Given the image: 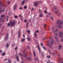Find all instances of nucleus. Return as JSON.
Instances as JSON below:
<instances>
[{"label": "nucleus", "mask_w": 63, "mask_h": 63, "mask_svg": "<svg viewBox=\"0 0 63 63\" xmlns=\"http://www.w3.org/2000/svg\"><path fill=\"white\" fill-rule=\"evenodd\" d=\"M53 43V41L52 40H50L47 41V46L48 45L49 47L51 48L52 47V46L50 45H52Z\"/></svg>", "instance_id": "1"}, {"label": "nucleus", "mask_w": 63, "mask_h": 63, "mask_svg": "<svg viewBox=\"0 0 63 63\" xmlns=\"http://www.w3.org/2000/svg\"><path fill=\"white\" fill-rule=\"evenodd\" d=\"M57 24H60V25L61 24H63V22H61V21L60 20H58L57 22Z\"/></svg>", "instance_id": "2"}, {"label": "nucleus", "mask_w": 63, "mask_h": 63, "mask_svg": "<svg viewBox=\"0 0 63 63\" xmlns=\"http://www.w3.org/2000/svg\"><path fill=\"white\" fill-rule=\"evenodd\" d=\"M63 35L62 32H61L59 34V35L61 38H62V37H63V36H62Z\"/></svg>", "instance_id": "3"}, {"label": "nucleus", "mask_w": 63, "mask_h": 63, "mask_svg": "<svg viewBox=\"0 0 63 63\" xmlns=\"http://www.w3.org/2000/svg\"><path fill=\"white\" fill-rule=\"evenodd\" d=\"M15 23H16V22H13L10 23V24L12 26H13V25H15Z\"/></svg>", "instance_id": "4"}, {"label": "nucleus", "mask_w": 63, "mask_h": 63, "mask_svg": "<svg viewBox=\"0 0 63 63\" xmlns=\"http://www.w3.org/2000/svg\"><path fill=\"white\" fill-rule=\"evenodd\" d=\"M8 36H9V34L8 33H7L6 36H7L5 38V40H7L8 39Z\"/></svg>", "instance_id": "5"}, {"label": "nucleus", "mask_w": 63, "mask_h": 63, "mask_svg": "<svg viewBox=\"0 0 63 63\" xmlns=\"http://www.w3.org/2000/svg\"><path fill=\"white\" fill-rule=\"evenodd\" d=\"M34 36L35 38H37V34H36V31H35L34 32Z\"/></svg>", "instance_id": "6"}, {"label": "nucleus", "mask_w": 63, "mask_h": 63, "mask_svg": "<svg viewBox=\"0 0 63 63\" xmlns=\"http://www.w3.org/2000/svg\"><path fill=\"white\" fill-rule=\"evenodd\" d=\"M31 57H29L28 58H26L25 59V61H26L27 60H31Z\"/></svg>", "instance_id": "7"}, {"label": "nucleus", "mask_w": 63, "mask_h": 63, "mask_svg": "<svg viewBox=\"0 0 63 63\" xmlns=\"http://www.w3.org/2000/svg\"><path fill=\"white\" fill-rule=\"evenodd\" d=\"M38 2L37 1L35 2L34 4V6H35L36 7L37 6V5L38 4Z\"/></svg>", "instance_id": "8"}, {"label": "nucleus", "mask_w": 63, "mask_h": 63, "mask_svg": "<svg viewBox=\"0 0 63 63\" xmlns=\"http://www.w3.org/2000/svg\"><path fill=\"white\" fill-rule=\"evenodd\" d=\"M16 7H17V5H16V4H15L14 7V10H16Z\"/></svg>", "instance_id": "9"}, {"label": "nucleus", "mask_w": 63, "mask_h": 63, "mask_svg": "<svg viewBox=\"0 0 63 63\" xmlns=\"http://www.w3.org/2000/svg\"><path fill=\"white\" fill-rule=\"evenodd\" d=\"M37 48H38L40 52H41V49H40V47H39V46H37Z\"/></svg>", "instance_id": "10"}, {"label": "nucleus", "mask_w": 63, "mask_h": 63, "mask_svg": "<svg viewBox=\"0 0 63 63\" xmlns=\"http://www.w3.org/2000/svg\"><path fill=\"white\" fill-rule=\"evenodd\" d=\"M43 14H41L39 15V17H43Z\"/></svg>", "instance_id": "11"}, {"label": "nucleus", "mask_w": 63, "mask_h": 63, "mask_svg": "<svg viewBox=\"0 0 63 63\" xmlns=\"http://www.w3.org/2000/svg\"><path fill=\"white\" fill-rule=\"evenodd\" d=\"M58 30V29H56V30L53 31V33H56V32H57V31Z\"/></svg>", "instance_id": "12"}, {"label": "nucleus", "mask_w": 63, "mask_h": 63, "mask_svg": "<svg viewBox=\"0 0 63 63\" xmlns=\"http://www.w3.org/2000/svg\"><path fill=\"white\" fill-rule=\"evenodd\" d=\"M24 3H25V1L24 0H23L22 3V5H23L24 4Z\"/></svg>", "instance_id": "13"}, {"label": "nucleus", "mask_w": 63, "mask_h": 63, "mask_svg": "<svg viewBox=\"0 0 63 63\" xmlns=\"http://www.w3.org/2000/svg\"><path fill=\"white\" fill-rule=\"evenodd\" d=\"M33 53L34 55V56H36V53L34 51H33Z\"/></svg>", "instance_id": "14"}, {"label": "nucleus", "mask_w": 63, "mask_h": 63, "mask_svg": "<svg viewBox=\"0 0 63 63\" xmlns=\"http://www.w3.org/2000/svg\"><path fill=\"white\" fill-rule=\"evenodd\" d=\"M4 11H5V9H3V10H1L0 11V13H1V12H3Z\"/></svg>", "instance_id": "15"}, {"label": "nucleus", "mask_w": 63, "mask_h": 63, "mask_svg": "<svg viewBox=\"0 0 63 63\" xmlns=\"http://www.w3.org/2000/svg\"><path fill=\"white\" fill-rule=\"evenodd\" d=\"M61 61H62V59H60V63H63V61H62L61 62Z\"/></svg>", "instance_id": "16"}, {"label": "nucleus", "mask_w": 63, "mask_h": 63, "mask_svg": "<svg viewBox=\"0 0 63 63\" xmlns=\"http://www.w3.org/2000/svg\"><path fill=\"white\" fill-rule=\"evenodd\" d=\"M20 33H21L20 32H19V33L18 34V37H20Z\"/></svg>", "instance_id": "17"}, {"label": "nucleus", "mask_w": 63, "mask_h": 63, "mask_svg": "<svg viewBox=\"0 0 63 63\" xmlns=\"http://www.w3.org/2000/svg\"><path fill=\"white\" fill-rule=\"evenodd\" d=\"M58 26L59 28H61V27H62V26Z\"/></svg>", "instance_id": "18"}, {"label": "nucleus", "mask_w": 63, "mask_h": 63, "mask_svg": "<svg viewBox=\"0 0 63 63\" xmlns=\"http://www.w3.org/2000/svg\"><path fill=\"white\" fill-rule=\"evenodd\" d=\"M3 21V20H2V19L1 18H0V22H2Z\"/></svg>", "instance_id": "19"}, {"label": "nucleus", "mask_w": 63, "mask_h": 63, "mask_svg": "<svg viewBox=\"0 0 63 63\" xmlns=\"http://www.w3.org/2000/svg\"><path fill=\"white\" fill-rule=\"evenodd\" d=\"M54 37L55 38V39H56V40H58V38H57V37H55L54 36Z\"/></svg>", "instance_id": "20"}, {"label": "nucleus", "mask_w": 63, "mask_h": 63, "mask_svg": "<svg viewBox=\"0 0 63 63\" xmlns=\"http://www.w3.org/2000/svg\"><path fill=\"white\" fill-rule=\"evenodd\" d=\"M44 28H46L47 27V25H46V24H45L44 25Z\"/></svg>", "instance_id": "21"}, {"label": "nucleus", "mask_w": 63, "mask_h": 63, "mask_svg": "<svg viewBox=\"0 0 63 63\" xmlns=\"http://www.w3.org/2000/svg\"><path fill=\"white\" fill-rule=\"evenodd\" d=\"M37 60L38 61V62H39V60H38V57H37V59H36V58H35L34 59V60Z\"/></svg>", "instance_id": "22"}, {"label": "nucleus", "mask_w": 63, "mask_h": 63, "mask_svg": "<svg viewBox=\"0 0 63 63\" xmlns=\"http://www.w3.org/2000/svg\"><path fill=\"white\" fill-rule=\"evenodd\" d=\"M43 48H44V50H46V47H45V46L43 47Z\"/></svg>", "instance_id": "23"}, {"label": "nucleus", "mask_w": 63, "mask_h": 63, "mask_svg": "<svg viewBox=\"0 0 63 63\" xmlns=\"http://www.w3.org/2000/svg\"><path fill=\"white\" fill-rule=\"evenodd\" d=\"M4 16H5V15H2L1 16V17H4Z\"/></svg>", "instance_id": "24"}, {"label": "nucleus", "mask_w": 63, "mask_h": 63, "mask_svg": "<svg viewBox=\"0 0 63 63\" xmlns=\"http://www.w3.org/2000/svg\"><path fill=\"white\" fill-rule=\"evenodd\" d=\"M24 56L25 57H27V55H26V54H24Z\"/></svg>", "instance_id": "25"}, {"label": "nucleus", "mask_w": 63, "mask_h": 63, "mask_svg": "<svg viewBox=\"0 0 63 63\" xmlns=\"http://www.w3.org/2000/svg\"><path fill=\"white\" fill-rule=\"evenodd\" d=\"M14 17H15V18H17V16H14Z\"/></svg>", "instance_id": "26"}, {"label": "nucleus", "mask_w": 63, "mask_h": 63, "mask_svg": "<svg viewBox=\"0 0 63 63\" xmlns=\"http://www.w3.org/2000/svg\"><path fill=\"white\" fill-rule=\"evenodd\" d=\"M51 20H53V18L52 17H51Z\"/></svg>", "instance_id": "27"}, {"label": "nucleus", "mask_w": 63, "mask_h": 63, "mask_svg": "<svg viewBox=\"0 0 63 63\" xmlns=\"http://www.w3.org/2000/svg\"><path fill=\"white\" fill-rule=\"evenodd\" d=\"M17 61H19V60L18 59V57H17Z\"/></svg>", "instance_id": "28"}, {"label": "nucleus", "mask_w": 63, "mask_h": 63, "mask_svg": "<svg viewBox=\"0 0 63 63\" xmlns=\"http://www.w3.org/2000/svg\"><path fill=\"white\" fill-rule=\"evenodd\" d=\"M48 39V38H44L43 39V40H47Z\"/></svg>", "instance_id": "29"}, {"label": "nucleus", "mask_w": 63, "mask_h": 63, "mask_svg": "<svg viewBox=\"0 0 63 63\" xmlns=\"http://www.w3.org/2000/svg\"><path fill=\"white\" fill-rule=\"evenodd\" d=\"M24 8L25 9H27V7H26V6H24Z\"/></svg>", "instance_id": "30"}, {"label": "nucleus", "mask_w": 63, "mask_h": 63, "mask_svg": "<svg viewBox=\"0 0 63 63\" xmlns=\"http://www.w3.org/2000/svg\"><path fill=\"white\" fill-rule=\"evenodd\" d=\"M54 27H52V30H54Z\"/></svg>", "instance_id": "31"}, {"label": "nucleus", "mask_w": 63, "mask_h": 63, "mask_svg": "<svg viewBox=\"0 0 63 63\" xmlns=\"http://www.w3.org/2000/svg\"><path fill=\"white\" fill-rule=\"evenodd\" d=\"M10 24H10V23H8V25H7L8 26H9Z\"/></svg>", "instance_id": "32"}, {"label": "nucleus", "mask_w": 63, "mask_h": 63, "mask_svg": "<svg viewBox=\"0 0 63 63\" xmlns=\"http://www.w3.org/2000/svg\"><path fill=\"white\" fill-rule=\"evenodd\" d=\"M2 54V56H4V55H5V54L4 53H3Z\"/></svg>", "instance_id": "33"}, {"label": "nucleus", "mask_w": 63, "mask_h": 63, "mask_svg": "<svg viewBox=\"0 0 63 63\" xmlns=\"http://www.w3.org/2000/svg\"><path fill=\"white\" fill-rule=\"evenodd\" d=\"M24 21L26 23L27 22V20H24Z\"/></svg>", "instance_id": "34"}, {"label": "nucleus", "mask_w": 63, "mask_h": 63, "mask_svg": "<svg viewBox=\"0 0 63 63\" xmlns=\"http://www.w3.org/2000/svg\"><path fill=\"white\" fill-rule=\"evenodd\" d=\"M6 47H9V45L7 44H6Z\"/></svg>", "instance_id": "35"}, {"label": "nucleus", "mask_w": 63, "mask_h": 63, "mask_svg": "<svg viewBox=\"0 0 63 63\" xmlns=\"http://www.w3.org/2000/svg\"><path fill=\"white\" fill-rule=\"evenodd\" d=\"M49 40H52V37H50L49 38Z\"/></svg>", "instance_id": "36"}, {"label": "nucleus", "mask_w": 63, "mask_h": 63, "mask_svg": "<svg viewBox=\"0 0 63 63\" xmlns=\"http://www.w3.org/2000/svg\"><path fill=\"white\" fill-rule=\"evenodd\" d=\"M7 21H8V17H9L8 16H7Z\"/></svg>", "instance_id": "37"}, {"label": "nucleus", "mask_w": 63, "mask_h": 63, "mask_svg": "<svg viewBox=\"0 0 63 63\" xmlns=\"http://www.w3.org/2000/svg\"><path fill=\"white\" fill-rule=\"evenodd\" d=\"M8 62H9V63H11V60H9L8 61Z\"/></svg>", "instance_id": "38"}, {"label": "nucleus", "mask_w": 63, "mask_h": 63, "mask_svg": "<svg viewBox=\"0 0 63 63\" xmlns=\"http://www.w3.org/2000/svg\"><path fill=\"white\" fill-rule=\"evenodd\" d=\"M28 33H30V30H28Z\"/></svg>", "instance_id": "39"}, {"label": "nucleus", "mask_w": 63, "mask_h": 63, "mask_svg": "<svg viewBox=\"0 0 63 63\" xmlns=\"http://www.w3.org/2000/svg\"><path fill=\"white\" fill-rule=\"evenodd\" d=\"M19 9L20 10H22V7H20Z\"/></svg>", "instance_id": "40"}, {"label": "nucleus", "mask_w": 63, "mask_h": 63, "mask_svg": "<svg viewBox=\"0 0 63 63\" xmlns=\"http://www.w3.org/2000/svg\"><path fill=\"white\" fill-rule=\"evenodd\" d=\"M27 48L29 49H30V47H29V46H27Z\"/></svg>", "instance_id": "41"}, {"label": "nucleus", "mask_w": 63, "mask_h": 63, "mask_svg": "<svg viewBox=\"0 0 63 63\" xmlns=\"http://www.w3.org/2000/svg\"><path fill=\"white\" fill-rule=\"evenodd\" d=\"M27 39L28 40H30V38L29 37H28L27 38Z\"/></svg>", "instance_id": "42"}, {"label": "nucleus", "mask_w": 63, "mask_h": 63, "mask_svg": "<svg viewBox=\"0 0 63 63\" xmlns=\"http://www.w3.org/2000/svg\"><path fill=\"white\" fill-rule=\"evenodd\" d=\"M50 56H47V58H50Z\"/></svg>", "instance_id": "43"}, {"label": "nucleus", "mask_w": 63, "mask_h": 63, "mask_svg": "<svg viewBox=\"0 0 63 63\" xmlns=\"http://www.w3.org/2000/svg\"><path fill=\"white\" fill-rule=\"evenodd\" d=\"M2 4V2H1V1H0V7L1 6V4Z\"/></svg>", "instance_id": "44"}, {"label": "nucleus", "mask_w": 63, "mask_h": 63, "mask_svg": "<svg viewBox=\"0 0 63 63\" xmlns=\"http://www.w3.org/2000/svg\"><path fill=\"white\" fill-rule=\"evenodd\" d=\"M59 47H60V48H61L62 47H61V46L59 45Z\"/></svg>", "instance_id": "45"}, {"label": "nucleus", "mask_w": 63, "mask_h": 63, "mask_svg": "<svg viewBox=\"0 0 63 63\" xmlns=\"http://www.w3.org/2000/svg\"><path fill=\"white\" fill-rule=\"evenodd\" d=\"M24 40H22L21 41V42H23V41H24Z\"/></svg>", "instance_id": "46"}, {"label": "nucleus", "mask_w": 63, "mask_h": 63, "mask_svg": "<svg viewBox=\"0 0 63 63\" xmlns=\"http://www.w3.org/2000/svg\"><path fill=\"white\" fill-rule=\"evenodd\" d=\"M17 47H16L15 48V50H16V49H17Z\"/></svg>", "instance_id": "47"}, {"label": "nucleus", "mask_w": 63, "mask_h": 63, "mask_svg": "<svg viewBox=\"0 0 63 63\" xmlns=\"http://www.w3.org/2000/svg\"><path fill=\"white\" fill-rule=\"evenodd\" d=\"M57 33H56V34H54V35H55L56 36H57Z\"/></svg>", "instance_id": "48"}, {"label": "nucleus", "mask_w": 63, "mask_h": 63, "mask_svg": "<svg viewBox=\"0 0 63 63\" xmlns=\"http://www.w3.org/2000/svg\"><path fill=\"white\" fill-rule=\"evenodd\" d=\"M25 35H23V37H25Z\"/></svg>", "instance_id": "49"}, {"label": "nucleus", "mask_w": 63, "mask_h": 63, "mask_svg": "<svg viewBox=\"0 0 63 63\" xmlns=\"http://www.w3.org/2000/svg\"><path fill=\"white\" fill-rule=\"evenodd\" d=\"M33 9L34 8H32V11H33Z\"/></svg>", "instance_id": "50"}, {"label": "nucleus", "mask_w": 63, "mask_h": 63, "mask_svg": "<svg viewBox=\"0 0 63 63\" xmlns=\"http://www.w3.org/2000/svg\"><path fill=\"white\" fill-rule=\"evenodd\" d=\"M60 41H61V42H63V40H61Z\"/></svg>", "instance_id": "51"}, {"label": "nucleus", "mask_w": 63, "mask_h": 63, "mask_svg": "<svg viewBox=\"0 0 63 63\" xmlns=\"http://www.w3.org/2000/svg\"><path fill=\"white\" fill-rule=\"evenodd\" d=\"M39 13H41V10H40L39 11Z\"/></svg>", "instance_id": "52"}, {"label": "nucleus", "mask_w": 63, "mask_h": 63, "mask_svg": "<svg viewBox=\"0 0 63 63\" xmlns=\"http://www.w3.org/2000/svg\"><path fill=\"white\" fill-rule=\"evenodd\" d=\"M41 46H43V44L42 43H41Z\"/></svg>", "instance_id": "53"}, {"label": "nucleus", "mask_w": 63, "mask_h": 63, "mask_svg": "<svg viewBox=\"0 0 63 63\" xmlns=\"http://www.w3.org/2000/svg\"><path fill=\"white\" fill-rule=\"evenodd\" d=\"M28 25H27V26H26V28H28Z\"/></svg>", "instance_id": "54"}, {"label": "nucleus", "mask_w": 63, "mask_h": 63, "mask_svg": "<svg viewBox=\"0 0 63 63\" xmlns=\"http://www.w3.org/2000/svg\"><path fill=\"white\" fill-rule=\"evenodd\" d=\"M2 52V50H0V52Z\"/></svg>", "instance_id": "55"}, {"label": "nucleus", "mask_w": 63, "mask_h": 63, "mask_svg": "<svg viewBox=\"0 0 63 63\" xmlns=\"http://www.w3.org/2000/svg\"><path fill=\"white\" fill-rule=\"evenodd\" d=\"M21 56L22 57L23 56V55H22V54H21Z\"/></svg>", "instance_id": "56"}, {"label": "nucleus", "mask_w": 63, "mask_h": 63, "mask_svg": "<svg viewBox=\"0 0 63 63\" xmlns=\"http://www.w3.org/2000/svg\"><path fill=\"white\" fill-rule=\"evenodd\" d=\"M36 32H37V33H38V32H39V31H36Z\"/></svg>", "instance_id": "57"}, {"label": "nucleus", "mask_w": 63, "mask_h": 63, "mask_svg": "<svg viewBox=\"0 0 63 63\" xmlns=\"http://www.w3.org/2000/svg\"><path fill=\"white\" fill-rule=\"evenodd\" d=\"M45 13H47V11L46 10L45 11Z\"/></svg>", "instance_id": "58"}, {"label": "nucleus", "mask_w": 63, "mask_h": 63, "mask_svg": "<svg viewBox=\"0 0 63 63\" xmlns=\"http://www.w3.org/2000/svg\"><path fill=\"white\" fill-rule=\"evenodd\" d=\"M28 23H27V25H28Z\"/></svg>", "instance_id": "59"}, {"label": "nucleus", "mask_w": 63, "mask_h": 63, "mask_svg": "<svg viewBox=\"0 0 63 63\" xmlns=\"http://www.w3.org/2000/svg\"><path fill=\"white\" fill-rule=\"evenodd\" d=\"M26 2H27V1H29V0H26Z\"/></svg>", "instance_id": "60"}, {"label": "nucleus", "mask_w": 63, "mask_h": 63, "mask_svg": "<svg viewBox=\"0 0 63 63\" xmlns=\"http://www.w3.org/2000/svg\"><path fill=\"white\" fill-rule=\"evenodd\" d=\"M25 51H26L24 50L23 51V52H25Z\"/></svg>", "instance_id": "61"}, {"label": "nucleus", "mask_w": 63, "mask_h": 63, "mask_svg": "<svg viewBox=\"0 0 63 63\" xmlns=\"http://www.w3.org/2000/svg\"><path fill=\"white\" fill-rule=\"evenodd\" d=\"M23 17V16H21V18H22Z\"/></svg>", "instance_id": "62"}, {"label": "nucleus", "mask_w": 63, "mask_h": 63, "mask_svg": "<svg viewBox=\"0 0 63 63\" xmlns=\"http://www.w3.org/2000/svg\"><path fill=\"white\" fill-rule=\"evenodd\" d=\"M52 54H53V55H54V53L53 52L52 53Z\"/></svg>", "instance_id": "63"}, {"label": "nucleus", "mask_w": 63, "mask_h": 63, "mask_svg": "<svg viewBox=\"0 0 63 63\" xmlns=\"http://www.w3.org/2000/svg\"><path fill=\"white\" fill-rule=\"evenodd\" d=\"M21 63H23V61H22Z\"/></svg>", "instance_id": "64"}]
</instances>
